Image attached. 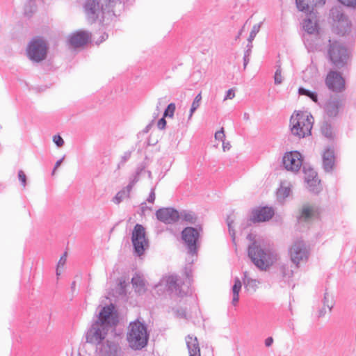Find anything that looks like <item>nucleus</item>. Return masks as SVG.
<instances>
[{"label":"nucleus","instance_id":"nucleus-1","mask_svg":"<svg viewBox=\"0 0 356 356\" xmlns=\"http://www.w3.org/2000/svg\"><path fill=\"white\" fill-rule=\"evenodd\" d=\"M114 307L111 304L104 307L97 319L91 322L85 332L86 341L95 346L96 350L108 340L106 337L118 320L113 315Z\"/></svg>","mask_w":356,"mask_h":356},{"label":"nucleus","instance_id":"nucleus-2","mask_svg":"<svg viewBox=\"0 0 356 356\" xmlns=\"http://www.w3.org/2000/svg\"><path fill=\"white\" fill-rule=\"evenodd\" d=\"M248 254L252 263L261 270H266L277 260V254L273 248L257 241L248 246Z\"/></svg>","mask_w":356,"mask_h":356},{"label":"nucleus","instance_id":"nucleus-3","mask_svg":"<svg viewBox=\"0 0 356 356\" xmlns=\"http://www.w3.org/2000/svg\"><path fill=\"white\" fill-rule=\"evenodd\" d=\"M115 0H87L84 4V10L88 20L93 23L99 19L103 21L105 15H110L113 11Z\"/></svg>","mask_w":356,"mask_h":356},{"label":"nucleus","instance_id":"nucleus-4","mask_svg":"<svg viewBox=\"0 0 356 356\" xmlns=\"http://www.w3.org/2000/svg\"><path fill=\"white\" fill-rule=\"evenodd\" d=\"M148 339L149 334L145 324L138 320L130 323L127 340L131 349H143L147 345Z\"/></svg>","mask_w":356,"mask_h":356},{"label":"nucleus","instance_id":"nucleus-5","mask_svg":"<svg viewBox=\"0 0 356 356\" xmlns=\"http://www.w3.org/2000/svg\"><path fill=\"white\" fill-rule=\"evenodd\" d=\"M313 126V117L312 115L303 112L294 113L290 119L291 134L298 138H305L311 135Z\"/></svg>","mask_w":356,"mask_h":356},{"label":"nucleus","instance_id":"nucleus-6","mask_svg":"<svg viewBox=\"0 0 356 356\" xmlns=\"http://www.w3.org/2000/svg\"><path fill=\"white\" fill-rule=\"evenodd\" d=\"M327 57L333 65L337 68H341L347 63L348 50L337 40H329Z\"/></svg>","mask_w":356,"mask_h":356},{"label":"nucleus","instance_id":"nucleus-7","mask_svg":"<svg viewBox=\"0 0 356 356\" xmlns=\"http://www.w3.org/2000/svg\"><path fill=\"white\" fill-rule=\"evenodd\" d=\"M202 227L195 228L187 227L181 232V238L186 247L188 254L192 257L196 256L200 245V237Z\"/></svg>","mask_w":356,"mask_h":356},{"label":"nucleus","instance_id":"nucleus-8","mask_svg":"<svg viewBox=\"0 0 356 356\" xmlns=\"http://www.w3.org/2000/svg\"><path fill=\"white\" fill-rule=\"evenodd\" d=\"M47 53V44L41 38H33L28 44L26 54L33 62L39 63L45 59Z\"/></svg>","mask_w":356,"mask_h":356},{"label":"nucleus","instance_id":"nucleus-9","mask_svg":"<svg viewBox=\"0 0 356 356\" xmlns=\"http://www.w3.org/2000/svg\"><path fill=\"white\" fill-rule=\"evenodd\" d=\"M330 16L334 22V31L341 35H345L350 31L351 23L344 15L341 7H334L330 10Z\"/></svg>","mask_w":356,"mask_h":356},{"label":"nucleus","instance_id":"nucleus-10","mask_svg":"<svg viewBox=\"0 0 356 356\" xmlns=\"http://www.w3.org/2000/svg\"><path fill=\"white\" fill-rule=\"evenodd\" d=\"M131 241L134 251L138 256L143 254L148 247V241L145 237V229L142 225L136 224L134 228Z\"/></svg>","mask_w":356,"mask_h":356},{"label":"nucleus","instance_id":"nucleus-11","mask_svg":"<svg viewBox=\"0 0 356 356\" xmlns=\"http://www.w3.org/2000/svg\"><path fill=\"white\" fill-rule=\"evenodd\" d=\"M291 259L298 266L301 261H306L309 257V250L302 241L294 243L289 250Z\"/></svg>","mask_w":356,"mask_h":356},{"label":"nucleus","instance_id":"nucleus-12","mask_svg":"<svg viewBox=\"0 0 356 356\" xmlns=\"http://www.w3.org/2000/svg\"><path fill=\"white\" fill-rule=\"evenodd\" d=\"M327 88L332 92H341L345 89V80L341 73L331 70L325 80Z\"/></svg>","mask_w":356,"mask_h":356},{"label":"nucleus","instance_id":"nucleus-13","mask_svg":"<svg viewBox=\"0 0 356 356\" xmlns=\"http://www.w3.org/2000/svg\"><path fill=\"white\" fill-rule=\"evenodd\" d=\"M282 163L287 170L297 172L302 166V156L297 151L286 153L283 156Z\"/></svg>","mask_w":356,"mask_h":356},{"label":"nucleus","instance_id":"nucleus-14","mask_svg":"<svg viewBox=\"0 0 356 356\" xmlns=\"http://www.w3.org/2000/svg\"><path fill=\"white\" fill-rule=\"evenodd\" d=\"M156 216L159 221L165 224H172L179 219V213L171 207L161 208L156 211Z\"/></svg>","mask_w":356,"mask_h":356},{"label":"nucleus","instance_id":"nucleus-15","mask_svg":"<svg viewBox=\"0 0 356 356\" xmlns=\"http://www.w3.org/2000/svg\"><path fill=\"white\" fill-rule=\"evenodd\" d=\"M100 356H122L123 351L120 346L112 341H107L96 350Z\"/></svg>","mask_w":356,"mask_h":356},{"label":"nucleus","instance_id":"nucleus-16","mask_svg":"<svg viewBox=\"0 0 356 356\" xmlns=\"http://www.w3.org/2000/svg\"><path fill=\"white\" fill-rule=\"evenodd\" d=\"M178 277L177 275H170L163 278L162 282H165L167 289L171 292H175L177 295L183 296L189 292L188 288L186 291L182 289L178 282Z\"/></svg>","mask_w":356,"mask_h":356},{"label":"nucleus","instance_id":"nucleus-17","mask_svg":"<svg viewBox=\"0 0 356 356\" xmlns=\"http://www.w3.org/2000/svg\"><path fill=\"white\" fill-rule=\"evenodd\" d=\"M343 106V99L339 97H331L325 104L324 111L329 118L336 117Z\"/></svg>","mask_w":356,"mask_h":356},{"label":"nucleus","instance_id":"nucleus-18","mask_svg":"<svg viewBox=\"0 0 356 356\" xmlns=\"http://www.w3.org/2000/svg\"><path fill=\"white\" fill-rule=\"evenodd\" d=\"M91 35L88 31H80L72 34L69 38L70 44L74 47H83L88 42Z\"/></svg>","mask_w":356,"mask_h":356},{"label":"nucleus","instance_id":"nucleus-19","mask_svg":"<svg viewBox=\"0 0 356 356\" xmlns=\"http://www.w3.org/2000/svg\"><path fill=\"white\" fill-rule=\"evenodd\" d=\"M274 215V211L271 207H264L252 211L251 220L254 222H265L270 219Z\"/></svg>","mask_w":356,"mask_h":356},{"label":"nucleus","instance_id":"nucleus-20","mask_svg":"<svg viewBox=\"0 0 356 356\" xmlns=\"http://www.w3.org/2000/svg\"><path fill=\"white\" fill-rule=\"evenodd\" d=\"M323 168L326 172H331L333 170L335 163L334 151L330 147H327L323 152L322 155Z\"/></svg>","mask_w":356,"mask_h":356},{"label":"nucleus","instance_id":"nucleus-21","mask_svg":"<svg viewBox=\"0 0 356 356\" xmlns=\"http://www.w3.org/2000/svg\"><path fill=\"white\" fill-rule=\"evenodd\" d=\"M293 275V270L291 266L287 264H281L277 270V276L280 282L289 284Z\"/></svg>","mask_w":356,"mask_h":356},{"label":"nucleus","instance_id":"nucleus-22","mask_svg":"<svg viewBox=\"0 0 356 356\" xmlns=\"http://www.w3.org/2000/svg\"><path fill=\"white\" fill-rule=\"evenodd\" d=\"M316 210L314 206L305 204L302 207L300 215L298 218L299 223L309 222L316 216Z\"/></svg>","mask_w":356,"mask_h":356},{"label":"nucleus","instance_id":"nucleus-23","mask_svg":"<svg viewBox=\"0 0 356 356\" xmlns=\"http://www.w3.org/2000/svg\"><path fill=\"white\" fill-rule=\"evenodd\" d=\"M186 342L188 350L189 356H200V349L196 337L188 335Z\"/></svg>","mask_w":356,"mask_h":356},{"label":"nucleus","instance_id":"nucleus-24","mask_svg":"<svg viewBox=\"0 0 356 356\" xmlns=\"http://www.w3.org/2000/svg\"><path fill=\"white\" fill-rule=\"evenodd\" d=\"M323 307L318 312V317L323 316L327 312V310L329 312L332 310V308L334 305L333 296L329 294L327 292H325L323 300Z\"/></svg>","mask_w":356,"mask_h":356},{"label":"nucleus","instance_id":"nucleus-25","mask_svg":"<svg viewBox=\"0 0 356 356\" xmlns=\"http://www.w3.org/2000/svg\"><path fill=\"white\" fill-rule=\"evenodd\" d=\"M313 14L310 13L309 17L305 19L303 28L307 33L308 36L318 32V23L316 20H313Z\"/></svg>","mask_w":356,"mask_h":356},{"label":"nucleus","instance_id":"nucleus-26","mask_svg":"<svg viewBox=\"0 0 356 356\" xmlns=\"http://www.w3.org/2000/svg\"><path fill=\"white\" fill-rule=\"evenodd\" d=\"M133 287L137 293H143L145 291V282L142 277L136 274L131 279Z\"/></svg>","mask_w":356,"mask_h":356},{"label":"nucleus","instance_id":"nucleus-27","mask_svg":"<svg viewBox=\"0 0 356 356\" xmlns=\"http://www.w3.org/2000/svg\"><path fill=\"white\" fill-rule=\"evenodd\" d=\"M307 184V188L308 191L313 194L317 195L322 191V186L321 184V180H309Z\"/></svg>","mask_w":356,"mask_h":356},{"label":"nucleus","instance_id":"nucleus-28","mask_svg":"<svg viewBox=\"0 0 356 356\" xmlns=\"http://www.w3.org/2000/svg\"><path fill=\"white\" fill-rule=\"evenodd\" d=\"M131 191V190L129 189L127 186L124 187L117 193L113 198V202L116 204H119L122 200L129 197Z\"/></svg>","mask_w":356,"mask_h":356},{"label":"nucleus","instance_id":"nucleus-29","mask_svg":"<svg viewBox=\"0 0 356 356\" xmlns=\"http://www.w3.org/2000/svg\"><path fill=\"white\" fill-rule=\"evenodd\" d=\"M241 282L238 278H236L234 280V284L232 286V304L236 305L239 300V292L241 289Z\"/></svg>","mask_w":356,"mask_h":356},{"label":"nucleus","instance_id":"nucleus-30","mask_svg":"<svg viewBox=\"0 0 356 356\" xmlns=\"http://www.w3.org/2000/svg\"><path fill=\"white\" fill-rule=\"evenodd\" d=\"M298 94L300 95H304V96L308 97L314 102H315L318 105H320V103L318 102V95L316 92L310 91L309 90L306 89L303 87H300L298 88Z\"/></svg>","mask_w":356,"mask_h":356},{"label":"nucleus","instance_id":"nucleus-31","mask_svg":"<svg viewBox=\"0 0 356 356\" xmlns=\"http://www.w3.org/2000/svg\"><path fill=\"white\" fill-rule=\"evenodd\" d=\"M322 134L327 138H333L334 131L332 124L328 122H323L321 127Z\"/></svg>","mask_w":356,"mask_h":356},{"label":"nucleus","instance_id":"nucleus-32","mask_svg":"<svg viewBox=\"0 0 356 356\" xmlns=\"http://www.w3.org/2000/svg\"><path fill=\"white\" fill-rule=\"evenodd\" d=\"M291 192V188L289 186H284L282 184L280 187L277 191V197L279 200H283L287 197Z\"/></svg>","mask_w":356,"mask_h":356},{"label":"nucleus","instance_id":"nucleus-33","mask_svg":"<svg viewBox=\"0 0 356 356\" xmlns=\"http://www.w3.org/2000/svg\"><path fill=\"white\" fill-rule=\"evenodd\" d=\"M297 8L300 11H309L310 5L314 3V0H296Z\"/></svg>","mask_w":356,"mask_h":356},{"label":"nucleus","instance_id":"nucleus-34","mask_svg":"<svg viewBox=\"0 0 356 356\" xmlns=\"http://www.w3.org/2000/svg\"><path fill=\"white\" fill-rule=\"evenodd\" d=\"M179 218L192 224L195 223L197 220V218L193 212L186 211H184L179 213Z\"/></svg>","mask_w":356,"mask_h":356},{"label":"nucleus","instance_id":"nucleus-35","mask_svg":"<svg viewBox=\"0 0 356 356\" xmlns=\"http://www.w3.org/2000/svg\"><path fill=\"white\" fill-rule=\"evenodd\" d=\"M243 283H244L245 286L247 289H252L253 291H255L257 287V285L259 284V281L257 280L248 277L247 276V273H245Z\"/></svg>","mask_w":356,"mask_h":356},{"label":"nucleus","instance_id":"nucleus-36","mask_svg":"<svg viewBox=\"0 0 356 356\" xmlns=\"http://www.w3.org/2000/svg\"><path fill=\"white\" fill-rule=\"evenodd\" d=\"M143 170L144 168L143 167L137 168L135 174L133 175L132 177L130 178L129 183L127 186L129 188V189L132 190L135 184L138 181L140 175Z\"/></svg>","mask_w":356,"mask_h":356},{"label":"nucleus","instance_id":"nucleus-37","mask_svg":"<svg viewBox=\"0 0 356 356\" xmlns=\"http://www.w3.org/2000/svg\"><path fill=\"white\" fill-rule=\"evenodd\" d=\"M202 100V95L201 93H199L193 99V102L192 103L191 110H190V114L188 116V118L191 119L193 113L199 108L200 105V102Z\"/></svg>","mask_w":356,"mask_h":356},{"label":"nucleus","instance_id":"nucleus-38","mask_svg":"<svg viewBox=\"0 0 356 356\" xmlns=\"http://www.w3.org/2000/svg\"><path fill=\"white\" fill-rule=\"evenodd\" d=\"M304 172H305V182H307L309 179L310 180H316L318 179L317 177V173L314 169H309L306 170V168L304 167Z\"/></svg>","mask_w":356,"mask_h":356},{"label":"nucleus","instance_id":"nucleus-39","mask_svg":"<svg viewBox=\"0 0 356 356\" xmlns=\"http://www.w3.org/2000/svg\"><path fill=\"white\" fill-rule=\"evenodd\" d=\"M252 44H248L246 45V49L244 51V56H243V67L244 68L246 67L248 65L249 61H250V57L252 53Z\"/></svg>","mask_w":356,"mask_h":356},{"label":"nucleus","instance_id":"nucleus-40","mask_svg":"<svg viewBox=\"0 0 356 356\" xmlns=\"http://www.w3.org/2000/svg\"><path fill=\"white\" fill-rule=\"evenodd\" d=\"M176 109V105L175 103H170L168 104L167 108L165 109L163 113L164 118H172Z\"/></svg>","mask_w":356,"mask_h":356},{"label":"nucleus","instance_id":"nucleus-41","mask_svg":"<svg viewBox=\"0 0 356 356\" xmlns=\"http://www.w3.org/2000/svg\"><path fill=\"white\" fill-rule=\"evenodd\" d=\"M260 24H254L250 33V35L248 38V44H252V40L254 39V38L256 37L257 34L259 33V30H260Z\"/></svg>","mask_w":356,"mask_h":356},{"label":"nucleus","instance_id":"nucleus-42","mask_svg":"<svg viewBox=\"0 0 356 356\" xmlns=\"http://www.w3.org/2000/svg\"><path fill=\"white\" fill-rule=\"evenodd\" d=\"M274 81L277 85L281 84L282 83V69L280 66H277V67L274 75Z\"/></svg>","mask_w":356,"mask_h":356},{"label":"nucleus","instance_id":"nucleus-43","mask_svg":"<svg viewBox=\"0 0 356 356\" xmlns=\"http://www.w3.org/2000/svg\"><path fill=\"white\" fill-rule=\"evenodd\" d=\"M234 222V220L231 218L230 216H228L227 218V223L229 228V234L232 236L233 241L235 239V233L232 228V224Z\"/></svg>","mask_w":356,"mask_h":356},{"label":"nucleus","instance_id":"nucleus-44","mask_svg":"<svg viewBox=\"0 0 356 356\" xmlns=\"http://www.w3.org/2000/svg\"><path fill=\"white\" fill-rule=\"evenodd\" d=\"M18 178H19V180L20 181L22 185L24 187H25L26 184V176L22 170H19Z\"/></svg>","mask_w":356,"mask_h":356},{"label":"nucleus","instance_id":"nucleus-45","mask_svg":"<svg viewBox=\"0 0 356 356\" xmlns=\"http://www.w3.org/2000/svg\"><path fill=\"white\" fill-rule=\"evenodd\" d=\"M66 257H67V253L65 252L63 254V255H62L58 261V267H57V270H56V274L57 275H59V273H58V268L60 267V266H63L66 262Z\"/></svg>","mask_w":356,"mask_h":356},{"label":"nucleus","instance_id":"nucleus-46","mask_svg":"<svg viewBox=\"0 0 356 356\" xmlns=\"http://www.w3.org/2000/svg\"><path fill=\"white\" fill-rule=\"evenodd\" d=\"M343 5H345L351 8H356V0H338Z\"/></svg>","mask_w":356,"mask_h":356},{"label":"nucleus","instance_id":"nucleus-47","mask_svg":"<svg viewBox=\"0 0 356 356\" xmlns=\"http://www.w3.org/2000/svg\"><path fill=\"white\" fill-rule=\"evenodd\" d=\"M53 141L58 147H62L64 144L63 139L59 135H55L53 137Z\"/></svg>","mask_w":356,"mask_h":356},{"label":"nucleus","instance_id":"nucleus-48","mask_svg":"<svg viewBox=\"0 0 356 356\" xmlns=\"http://www.w3.org/2000/svg\"><path fill=\"white\" fill-rule=\"evenodd\" d=\"M225 138V135L224 133L223 128H222L220 131L216 132L215 134V138L218 140L224 141V139Z\"/></svg>","mask_w":356,"mask_h":356},{"label":"nucleus","instance_id":"nucleus-49","mask_svg":"<svg viewBox=\"0 0 356 356\" xmlns=\"http://www.w3.org/2000/svg\"><path fill=\"white\" fill-rule=\"evenodd\" d=\"M130 156H131L130 152H124V154L121 157V161H120L119 165L124 164L129 159Z\"/></svg>","mask_w":356,"mask_h":356},{"label":"nucleus","instance_id":"nucleus-50","mask_svg":"<svg viewBox=\"0 0 356 356\" xmlns=\"http://www.w3.org/2000/svg\"><path fill=\"white\" fill-rule=\"evenodd\" d=\"M234 97H235L234 90L232 88H231L227 91L226 95L224 97V100L232 99Z\"/></svg>","mask_w":356,"mask_h":356},{"label":"nucleus","instance_id":"nucleus-51","mask_svg":"<svg viewBox=\"0 0 356 356\" xmlns=\"http://www.w3.org/2000/svg\"><path fill=\"white\" fill-rule=\"evenodd\" d=\"M154 200H155V192H154V188H152L151 189V191H150L149 196L147 199V201L149 203H154Z\"/></svg>","mask_w":356,"mask_h":356},{"label":"nucleus","instance_id":"nucleus-52","mask_svg":"<svg viewBox=\"0 0 356 356\" xmlns=\"http://www.w3.org/2000/svg\"><path fill=\"white\" fill-rule=\"evenodd\" d=\"M165 125H166V120H165V118L163 117L158 121L157 127L159 129H163L165 127Z\"/></svg>","mask_w":356,"mask_h":356},{"label":"nucleus","instance_id":"nucleus-53","mask_svg":"<svg viewBox=\"0 0 356 356\" xmlns=\"http://www.w3.org/2000/svg\"><path fill=\"white\" fill-rule=\"evenodd\" d=\"M177 316L183 318H186V312L184 309H179L176 311Z\"/></svg>","mask_w":356,"mask_h":356},{"label":"nucleus","instance_id":"nucleus-54","mask_svg":"<svg viewBox=\"0 0 356 356\" xmlns=\"http://www.w3.org/2000/svg\"><path fill=\"white\" fill-rule=\"evenodd\" d=\"M127 285V281L124 279H120L119 282V286L123 293L125 290V288Z\"/></svg>","mask_w":356,"mask_h":356},{"label":"nucleus","instance_id":"nucleus-55","mask_svg":"<svg viewBox=\"0 0 356 356\" xmlns=\"http://www.w3.org/2000/svg\"><path fill=\"white\" fill-rule=\"evenodd\" d=\"M108 38V34L106 33H104L101 36L99 40H97L96 41V44H99L102 43V42L105 41Z\"/></svg>","mask_w":356,"mask_h":356},{"label":"nucleus","instance_id":"nucleus-56","mask_svg":"<svg viewBox=\"0 0 356 356\" xmlns=\"http://www.w3.org/2000/svg\"><path fill=\"white\" fill-rule=\"evenodd\" d=\"M63 160H64V156L56 162L52 174H54L55 170L60 165V164L62 163Z\"/></svg>","mask_w":356,"mask_h":356},{"label":"nucleus","instance_id":"nucleus-57","mask_svg":"<svg viewBox=\"0 0 356 356\" xmlns=\"http://www.w3.org/2000/svg\"><path fill=\"white\" fill-rule=\"evenodd\" d=\"M273 343V339L271 337H269L265 340V345L267 347H270Z\"/></svg>","mask_w":356,"mask_h":356},{"label":"nucleus","instance_id":"nucleus-58","mask_svg":"<svg viewBox=\"0 0 356 356\" xmlns=\"http://www.w3.org/2000/svg\"><path fill=\"white\" fill-rule=\"evenodd\" d=\"M304 41H305V45H306V47H307L308 49H313V47L312 45H310L309 44H307V42L309 41V39L305 35L304 36Z\"/></svg>","mask_w":356,"mask_h":356},{"label":"nucleus","instance_id":"nucleus-59","mask_svg":"<svg viewBox=\"0 0 356 356\" xmlns=\"http://www.w3.org/2000/svg\"><path fill=\"white\" fill-rule=\"evenodd\" d=\"M190 272H188L187 271V269H186V279H187V282H188L189 284H191V282H192V279L191 277V275H190Z\"/></svg>","mask_w":356,"mask_h":356},{"label":"nucleus","instance_id":"nucleus-60","mask_svg":"<svg viewBox=\"0 0 356 356\" xmlns=\"http://www.w3.org/2000/svg\"><path fill=\"white\" fill-rule=\"evenodd\" d=\"M244 28H245V25H243V27L241 29V30L238 31V34L236 35V36L235 38V40H237L238 39L240 38V37L244 30Z\"/></svg>","mask_w":356,"mask_h":356},{"label":"nucleus","instance_id":"nucleus-61","mask_svg":"<svg viewBox=\"0 0 356 356\" xmlns=\"http://www.w3.org/2000/svg\"><path fill=\"white\" fill-rule=\"evenodd\" d=\"M166 99L165 97L159 99L158 106L161 105L162 103H165L166 102V99Z\"/></svg>","mask_w":356,"mask_h":356},{"label":"nucleus","instance_id":"nucleus-62","mask_svg":"<svg viewBox=\"0 0 356 356\" xmlns=\"http://www.w3.org/2000/svg\"><path fill=\"white\" fill-rule=\"evenodd\" d=\"M229 147H230V145L229 143H227V144L223 143L222 147H223L224 151H225L226 149H229Z\"/></svg>","mask_w":356,"mask_h":356},{"label":"nucleus","instance_id":"nucleus-63","mask_svg":"<svg viewBox=\"0 0 356 356\" xmlns=\"http://www.w3.org/2000/svg\"><path fill=\"white\" fill-rule=\"evenodd\" d=\"M243 119L245 120H249V114L247 113H245L243 115Z\"/></svg>","mask_w":356,"mask_h":356},{"label":"nucleus","instance_id":"nucleus-64","mask_svg":"<svg viewBox=\"0 0 356 356\" xmlns=\"http://www.w3.org/2000/svg\"><path fill=\"white\" fill-rule=\"evenodd\" d=\"M74 285H75V282H74L72 283V286H74Z\"/></svg>","mask_w":356,"mask_h":356}]
</instances>
